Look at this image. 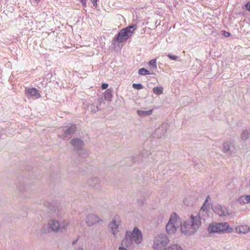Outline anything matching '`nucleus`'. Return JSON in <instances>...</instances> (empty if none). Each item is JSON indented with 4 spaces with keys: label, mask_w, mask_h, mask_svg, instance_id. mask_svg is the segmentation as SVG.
Masks as SVG:
<instances>
[{
    "label": "nucleus",
    "mask_w": 250,
    "mask_h": 250,
    "mask_svg": "<svg viewBox=\"0 0 250 250\" xmlns=\"http://www.w3.org/2000/svg\"><path fill=\"white\" fill-rule=\"evenodd\" d=\"M69 223L66 220L59 221L55 219H52L42 227L41 231L42 234L57 233L66 229Z\"/></svg>",
    "instance_id": "nucleus-1"
},
{
    "label": "nucleus",
    "mask_w": 250,
    "mask_h": 250,
    "mask_svg": "<svg viewBox=\"0 0 250 250\" xmlns=\"http://www.w3.org/2000/svg\"><path fill=\"white\" fill-rule=\"evenodd\" d=\"M70 144L74 147V149L76 150L79 155L82 157H86L88 155L86 150L83 148L84 143L80 138H73L70 141Z\"/></svg>",
    "instance_id": "nucleus-8"
},
{
    "label": "nucleus",
    "mask_w": 250,
    "mask_h": 250,
    "mask_svg": "<svg viewBox=\"0 0 250 250\" xmlns=\"http://www.w3.org/2000/svg\"><path fill=\"white\" fill-rule=\"evenodd\" d=\"M214 211L220 216H226L229 215V210L225 208L224 209L223 207L220 205H217L213 207Z\"/></svg>",
    "instance_id": "nucleus-16"
},
{
    "label": "nucleus",
    "mask_w": 250,
    "mask_h": 250,
    "mask_svg": "<svg viewBox=\"0 0 250 250\" xmlns=\"http://www.w3.org/2000/svg\"><path fill=\"white\" fill-rule=\"evenodd\" d=\"M76 250H83V249L81 247L78 248Z\"/></svg>",
    "instance_id": "nucleus-42"
},
{
    "label": "nucleus",
    "mask_w": 250,
    "mask_h": 250,
    "mask_svg": "<svg viewBox=\"0 0 250 250\" xmlns=\"http://www.w3.org/2000/svg\"><path fill=\"white\" fill-rule=\"evenodd\" d=\"M181 220L176 213H173L166 225V230L168 234H174L180 226Z\"/></svg>",
    "instance_id": "nucleus-5"
},
{
    "label": "nucleus",
    "mask_w": 250,
    "mask_h": 250,
    "mask_svg": "<svg viewBox=\"0 0 250 250\" xmlns=\"http://www.w3.org/2000/svg\"><path fill=\"white\" fill-rule=\"evenodd\" d=\"M139 74L141 75H146L150 74V72L148 70L145 68H142L139 70Z\"/></svg>",
    "instance_id": "nucleus-30"
},
{
    "label": "nucleus",
    "mask_w": 250,
    "mask_h": 250,
    "mask_svg": "<svg viewBox=\"0 0 250 250\" xmlns=\"http://www.w3.org/2000/svg\"><path fill=\"white\" fill-rule=\"evenodd\" d=\"M232 143L229 141H226L223 144V152L227 155H231L232 154V151L231 150L230 146Z\"/></svg>",
    "instance_id": "nucleus-17"
},
{
    "label": "nucleus",
    "mask_w": 250,
    "mask_h": 250,
    "mask_svg": "<svg viewBox=\"0 0 250 250\" xmlns=\"http://www.w3.org/2000/svg\"><path fill=\"white\" fill-rule=\"evenodd\" d=\"M131 237L132 241L137 244H140L142 241V233L137 227H135L131 232Z\"/></svg>",
    "instance_id": "nucleus-13"
},
{
    "label": "nucleus",
    "mask_w": 250,
    "mask_h": 250,
    "mask_svg": "<svg viewBox=\"0 0 250 250\" xmlns=\"http://www.w3.org/2000/svg\"><path fill=\"white\" fill-rule=\"evenodd\" d=\"M240 203L248 204L250 203V195H245L239 198Z\"/></svg>",
    "instance_id": "nucleus-25"
},
{
    "label": "nucleus",
    "mask_w": 250,
    "mask_h": 250,
    "mask_svg": "<svg viewBox=\"0 0 250 250\" xmlns=\"http://www.w3.org/2000/svg\"><path fill=\"white\" fill-rule=\"evenodd\" d=\"M152 109H150L147 111L138 110L137 111V113L139 116L144 117L151 115L152 113Z\"/></svg>",
    "instance_id": "nucleus-23"
},
{
    "label": "nucleus",
    "mask_w": 250,
    "mask_h": 250,
    "mask_svg": "<svg viewBox=\"0 0 250 250\" xmlns=\"http://www.w3.org/2000/svg\"><path fill=\"white\" fill-rule=\"evenodd\" d=\"M170 240L165 233H160L154 237L152 248L154 250H164Z\"/></svg>",
    "instance_id": "nucleus-4"
},
{
    "label": "nucleus",
    "mask_w": 250,
    "mask_h": 250,
    "mask_svg": "<svg viewBox=\"0 0 250 250\" xmlns=\"http://www.w3.org/2000/svg\"><path fill=\"white\" fill-rule=\"evenodd\" d=\"M43 205L48 208L52 212H55L57 210H58V206L54 202L50 203L47 201H44L43 202Z\"/></svg>",
    "instance_id": "nucleus-21"
},
{
    "label": "nucleus",
    "mask_w": 250,
    "mask_h": 250,
    "mask_svg": "<svg viewBox=\"0 0 250 250\" xmlns=\"http://www.w3.org/2000/svg\"><path fill=\"white\" fill-rule=\"evenodd\" d=\"M151 154V153L146 150H144L140 152V155L142 157H147Z\"/></svg>",
    "instance_id": "nucleus-31"
},
{
    "label": "nucleus",
    "mask_w": 250,
    "mask_h": 250,
    "mask_svg": "<svg viewBox=\"0 0 250 250\" xmlns=\"http://www.w3.org/2000/svg\"><path fill=\"white\" fill-rule=\"evenodd\" d=\"M153 92L156 95H160L162 94L163 92V87L162 86L155 87L153 89Z\"/></svg>",
    "instance_id": "nucleus-28"
},
{
    "label": "nucleus",
    "mask_w": 250,
    "mask_h": 250,
    "mask_svg": "<svg viewBox=\"0 0 250 250\" xmlns=\"http://www.w3.org/2000/svg\"><path fill=\"white\" fill-rule=\"evenodd\" d=\"M1 134L0 133V138H1Z\"/></svg>",
    "instance_id": "nucleus-44"
},
{
    "label": "nucleus",
    "mask_w": 250,
    "mask_h": 250,
    "mask_svg": "<svg viewBox=\"0 0 250 250\" xmlns=\"http://www.w3.org/2000/svg\"><path fill=\"white\" fill-rule=\"evenodd\" d=\"M201 225L198 218H194L193 215L183 222H180V229L182 233L187 236H190L195 233Z\"/></svg>",
    "instance_id": "nucleus-2"
},
{
    "label": "nucleus",
    "mask_w": 250,
    "mask_h": 250,
    "mask_svg": "<svg viewBox=\"0 0 250 250\" xmlns=\"http://www.w3.org/2000/svg\"><path fill=\"white\" fill-rule=\"evenodd\" d=\"M112 90L110 89H107L104 92V98L106 100H111V98L112 96Z\"/></svg>",
    "instance_id": "nucleus-27"
},
{
    "label": "nucleus",
    "mask_w": 250,
    "mask_h": 250,
    "mask_svg": "<svg viewBox=\"0 0 250 250\" xmlns=\"http://www.w3.org/2000/svg\"><path fill=\"white\" fill-rule=\"evenodd\" d=\"M167 57L171 60L174 61H176L178 58V57L177 56L171 54H168Z\"/></svg>",
    "instance_id": "nucleus-33"
},
{
    "label": "nucleus",
    "mask_w": 250,
    "mask_h": 250,
    "mask_svg": "<svg viewBox=\"0 0 250 250\" xmlns=\"http://www.w3.org/2000/svg\"><path fill=\"white\" fill-rule=\"evenodd\" d=\"M250 137V129L246 128L242 130L241 135L240 138L243 141H246L248 140Z\"/></svg>",
    "instance_id": "nucleus-20"
},
{
    "label": "nucleus",
    "mask_w": 250,
    "mask_h": 250,
    "mask_svg": "<svg viewBox=\"0 0 250 250\" xmlns=\"http://www.w3.org/2000/svg\"><path fill=\"white\" fill-rule=\"evenodd\" d=\"M121 225V221L118 215H116L113 218L112 221L109 224L108 226L111 229V232L114 236L116 238L119 232V228Z\"/></svg>",
    "instance_id": "nucleus-9"
},
{
    "label": "nucleus",
    "mask_w": 250,
    "mask_h": 250,
    "mask_svg": "<svg viewBox=\"0 0 250 250\" xmlns=\"http://www.w3.org/2000/svg\"><path fill=\"white\" fill-rule=\"evenodd\" d=\"M102 221V219H100L97 215L94 214H88L85 219V223L89 227L94 226L97 223Z\"/></svg>",
    "instance_id": "nucleus-12"
},
{
    "label": "nucleus",
    "mask_w": 250,
    "mask_h": 250,
    "mask_svg": "<svg viewBox=\"0 0 250 250\" xmlns=\"http://www.w3.org/2000/svg\"><path fill=\"white\" fill-rule=\"evenodd\" d=\"M19 188L20 190H21V191H23V190L22 189H21L20 187H19Z\"/></svg>",
    "instance_id": "nucleus-43"
},
{
    "label": "nucleus",
    "mask_w": 250,
    "mask_h": 250,
    "mask_svg": "<svg viewBox=\"0 0 250 250\" xmlns=\"http://www.w3.org/2000/svg\"><path fill=\"white\" fill-rule=\"evenodd\" d=\"M208 212L206 210H204V211L201 212V210H200L198 213V214L196 216H194V218H198L199 220L201 221V219L205 220L208 217Z\"/></svg>",
    "instance_id": "nucleus-22"
},
{
    "label": "nucleus",
    "mask_w": 250,
    "mask_h": 250,
    "mask_svg": "<svg viewBox=\"0 0 250 250\" xmlns=\"http://www.w3.org/2000/svg\"><path fill=\"white\" fill-rule=\"evenodd\" d=\"M164 250H183V249L180 245L174 244L165 248Z\"/></svg>",
    "instance_id": "nucleus-24"
},
{
    "label": "nucleus",
    "mask_w": 250,
    "mask_h": 250,
    "mask_svg": "<svg viewBox=\"0 0 250 250\" xmlns=\"http://www.w3.org/2000/svg\"><path fill=\"white\" fill-rule=\"evenodd\" d=\"M209 199V196L208 195L202 206L200 210H201V212L204 211V210H206L208 211V208H209V204L208 203V200Z\"/></svg>",
    "instance_id": "nucleus-26"
},
{
    "label": "nucleus",
    "mask_w": 250,
    "mask_h": 250,
    "mask_svg": "<svg viewBox=\"0 0 250 250\" xmlns=\"http://www.w3.org/2000/svg\"><path fill=\"white\" fill-rule=\"evenodd\" d=\"M87 184L93 189L99 191L102 189V184L100 179L97 177H93L87 180Z\"/></svg>",
    "instance_id": "nucleus-11"
},
{
    "label": "nucleus",
    "mask_w": 250,
    "mask_h": 250,
    "mask_svg": "<svg viewBox=\"0 0 250 250\" xmlns=\"http://www.w3.org/2000/svg\"><path fill=\"white\" fill-rule=\"evenodd\" d=\"M184 203L185 205H189L188 203V200L187 199H185L184 200Z\"/></svg>",
    "instance_id": "nucleus-41"
},
{
    "label": "nucleus",
    "mask_w": 250,
    "mask_h": 250,
    "mask_svg": "<svg viewBox=\"0 0 250 250\" xmlns=\"http://www.w3.org/2000/svg\"><path fill=\"white\" fill-rule=\"evenodd\" d=\"M108 84L106 83H104L102 84L101 87L103 89H105L108 87Z\"/></svg>",
    "instance_id": "nucleus-35"
},
{
    "label": "nucleus",
    "mask_w": 250,
    "mask_h": 250,
    "mask_svg": "<svg viewBox=\"0 0 250 250\" xmlns=\"http://www.w3.org/2000/svg\"><path fill=\"white\" fill-rule=\"evenodd\" d=\"M168 126L167 124H163L155 129L153 133V137L157 139H162L165 137Z\"/></svg>",
    "instance_id": "nucleus-10"
},
{
    "label": "nucleus",
    "mask_w": 250,
    "mask_h": 250,
    "mask_svg": "<svg viewBox=\"0 0 250 250\" xmlns=\"http://www.w3.org/2000/svg\"><path fill=\"white\" fill-rule=\"evenodd\" d=\"M224 35L225 36V37H229L230 34L229 32H227L226 31H224Z\"/></svg>",
    "instance_id": "nucleus-40"
},
{
    "label": "nucleus",
    "mask_w": 250,
    "mask_h": 250,
    "mask_svg": "<svg viewBox=\"0 0 250 250\" xmlns=\"http://www.w3.org/2000/svg\"><path fill=\"white\" fill-rule=\"evenodd\" d=\"M246 8H247V9L250 11V2H248L246 4Z\"/></svg>",
    "instance_id": "nucleus-37"
},
{
    "label": "nucleus",
    "mask_w": 250,
    "mask_h": 250,
    "mask_svg": "<svg viewBox=\"0 0 250 250\" xmlns=\"http://www.w3.org/2000/svg\"><path fill=\"white\" fill-rule=\"evenodd\" d=\"M132 87L134 89L140 90L143 88V85L141 83H133Z\"/></svg>",
    "instance_id": "nucleus-32"
},
{
    "label": "nucleus",
    "mask_w": 250,
    "mask_h": 250,
    "mask_svg": "<svg viewBox=\"0 0 250 250\" xmlns=\"http://www.w3.org/2000/svg\"><path fill=\"white\" fill-rule=\"evenodd\" d=\"M236 231L238 233H247L250 231V228L247 225H241L236 227Z\"/></svg>",
    "instance_id": "nucleus-19"
},
{
    "label": "nucleus",
    "mask_w": 250,
    "mask_h": 250,
    "mask_svg": "<svg viewBox=\"0 0 250 250\" xmlns=\"http://www.w3.org/2000/svg\"><path fill=\"white\" fill-rule=\"evenodd\" d=\"M249 185L250 186V181H249Z\"/></svg>",
    "instance_id": "nucleus-45"
},
{
    "label": "nucleus",
    "mask_w": 250,
    "mask_h": 250,
    "mask_svg": "<svg viewBox=\"0 0 250 250\" xmlns=\"http://www.w3.org/2000/svg\"><path fill=\"white\" fill-rule=\"evenodd\" d=\"M60 138L68 140L75 133L77 130L75 124H70L68 125L64 126L59 128Z\"/></svg>",
    "instance_id": "nucleus-7"
},
{
    "label": "nucleus",
    "mask_w": 250,
    "mask_h": 250,
    "mask_svg": "<svg viewBox=\"0 0 250 250\" xmlns=\"http://www.w3.org/2000/svg\"><path fill=\"white\" fill-rule=\"evenodd\" d=\"M136 24H132L121 30L112 40V44L115 45L117 42H126L132 35L135 29Z\"/></svg>",
    "instance_id": "nucleus-3"
},
{
    "label": "nucleus",
    "mask_w": 250,
    "mask_h": 250,
    "mask_svg": "<svg viewBox=\"0 0 250 250\" xmlns=\"http://www.w3.org/2000/svg\"><path fill=\"white\" fill-rule=\"evenodd\" d=\"M101 99L99 98L95 100L93 104H91L89 107L91 111L93 112H96L101 109Z\"/></svg>",
    "instance_id": "nucleus-18"
},
{
    "label": "nucleus",
    "mask_w": 250,
    "mask_h": 250,
    "mask_svg": "<svg viewBox=\"0 0 250 250\" xmlns=\"http://www.w3.org/2000/svg\"><path fill=\"white\" fill-rule=\"evenodd\" d=\"M132 242L131 237V231H126L125 236L121 242V246L126 248H131L132 247Z\"/></svg>",
    "instance_id": "nucleus-15"
},
{
    "label": "nucleus",
    "mask_w": 250,
    "mask_h": 250,
    "mask_svg": "<svg viewBox=\"0 0 250 250\" xmlns=\"http://www.w3.org/2000/svg\"><path fill=\"white\" fill-rule=\"evenodd\" d=\"M210 233H230L233 231L231 228L229 227V224L227 222L214 223L209 225L208 229Z\"/></svg>",
    "instance_id": "nucleus-6"
},
{
    "label": "nucleus",
    "mask_w": 250,
    "mask_h": 250,
    "mask_svg": "<svg viewBox=\"0 0 250 250\" xmlns=\"http://www.w3.org/2000/svg\"><path fill=\"white\" fill-rule=\"evenodd\" d=\"M25 94L28 98L37 99L41 97V95L38 92L37 89L32 87H26L25 89Z\"/></svg>",
    "instance_id": "nucleus-14"
},
{
    "label": "nucleus",
    "mask_w": 250,
    "mask_h": 250,
    "mask_svg": "<svg viewBox=\"0 0 250 250\" xmlns=\"http://www.w3.org/2000/svg\"><path fill=\"white\" fill-rule=\"evenodd\" d=\"M97 0H92V3L93 4V6L95 7H96L97 6Z\"/></svg>",
    "instance_id": "nucleus-39"
},
{
    "label": "nucleus",
    "mask_w": 250,
    "mask_h": 250,
    "mask_svg": "<svg viewBox=\"0 0 250 250\" xmlns=\"http://www.w3.org/2000/svg\"><path fill=\"white\" fill-rule=\"evenodd\" d=\"M119 250H127L126 248L124 246H120L119 248Z\"/></svg>",
    "instance_id": "nucleus-38"
},
{
    "label": "nucleus",
    "mask_w": 250,
    "mask_h": 250,
    "mask_svg": "<svg viewBox=\"0 0 250 250\" xmlns=\"http://www.w3.org/2000/svg\"><path fill=\"white\" fill-rule=\"evenodd\" d=\"M149 66L151 67L152 69H155L157 68V65H156V59H152L148 63Z\"/></svg>",
    "instance_id": "nucleus-29"
},
{
    "label": "nucleus",
    "mask_w": 250,
    "mask_h": 250,
    "mask_svg": "<svg viewBox=\"0 0 250 250\" xmlns=\"http://www.w3.org/2000/svg\"><path fill=\"white\" fill-rule=\"evenodd\" d=\"M146 201V199H141V200H139L138 201V204L139 206H142L144 205L145 202Z\"/></svg>",
    "instance_id": "nucleus-34"
},
{
    "label": "nucleus",
    "mask_w": 250,
    "mask_h": 250,
    "mask_svg": "<svg viewBox=\"0 0 250 250\" xmlns=\"http://www.w3.org/2000/svg\"><path fill=\"white\" fill-rule=\"evenodd\" d=\"M84 7H86V0H79Z\"/></svg>",
    "instance_id": "nucleus-36"
}]
</instances>
